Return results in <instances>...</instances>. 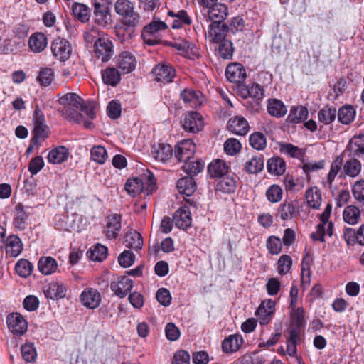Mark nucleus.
I'll return each instance as SVG.
<instances>
[{"instance_id": "obj_52", "label": "nucleus", "mask_w": 364, "mask_h": 364, "mask_svg": "<svg viewBox=\"0 0 364 364\" xmlns=\"http://www.w3.org/2000/svg\"><path fill=\"white\" fill-rule=\"evenodd\" d=\"M54 78V72L50 68H42L38 72L37 77L38 82L42 86H48L51 84Z\"/></svg>"}, {"instance_id": "obj_23", "label": "nucleus", "mask_w": 364, "mask_h": 364, "mask_svg": "<svg viewBox=\"0 0 364 364\" xmlns=\"http://www.w3.org/2000/svg\"><path fill=\"white\" fill-rule=\"evenodd\" d=\"M243 343V338L239 334L230 335L222 342V350L225 353L237 351Z\"/></svg>"}, {"instance_id": "obj_50", "label": "nucleus", "mask_w": 364, "mask_h": 364, "mask_svg": "<svg viewBox=\"0 0 364 364\" xmlns=\"http://www.w3.org/2000/svg\"><path fill=\"white\" fill-rule=\"evenodd\" d=\"M217 187L223 193H231L236 189V181L232 177L223 176L218 183Z\"/></svg>"}, {"instance_id": "obj_13", "label": "nucleus", "mask_w": 364, "mask_h": 364, "mask_svg": "<svg viewBox=\"0 0 364 364\" xmlns=\"http://www.w3.org/2000/svg\"><path fill=\"white\" fill-rule=\"evenodd\" d=\"M6 322L11 332L16 335H23L27 331V323L18 313H13L7 316Z\"/></svg>"}, {"instance_id": "obj_55", "label": "nucleus", "mask_w": 364, "mask_h": 364, "mask_svg": "<svg viewBox=\"0 0 364 364\" xmlns=\"http://www.w3.org/2000/svg\"><path fill=\"white\" fill-rule=\"evenodd\" d=\"M91 159L97 164H102L107 159L106 149L100 146H95L90 151Z\"/></svg>"}, {"instance_id": "obj_16", "label": "nucleus", "mask_w": 364, "mask_h": 364, "mask_svg": "<svg viewBox=\"0 0 364 364\" xmlns=\"http://www.w3.org/2000/svg\"><path fill=\"white\" fill-rule=\"evenodd\" d=\"M155 79L163 83L173 82L176 75V71L173 67L167 64H159L153 69Z\"/></svg>"}, {"instance_id": "obj_3", "label": "nucleus", "mask_w": 364, "mask_h": 364, "mask_svg": "<svg viewBox=\"0 0 364 364\" xmlns=\"http://www.w3.org/2000/svg\"><path fill=\"white\" fill-rule=\"evenodd\" d=\"M331 210V205L330 203L327 204L320 216L321 223L316 226V231L311 234V237L314 240L324 242L326 235L329 237L333 235V223L329 221Z\"/></svg>"}, {"instance_id": "obj_12", "label": "nucleus", "mask_w": 364, "mask_h": 364, "mask_svg": "<svg viewBox=\"0 0 364 364\" xmlns=\"http://www.w3.org/2000/svg\"><path fill=\"white\" fill-rule=\"evenodd\" d=\"M274 312L275 302L272 299L263 301L257 311L259 323L261 325L268 324L272 320Z\"/></svg>"}, {"instance_id": "obj_60", "label": "nucleus", "mask_w": 364, "mask_h": 364, "mask_svg": "<svg viewBox=\"0 0 364 364\" xmlns=\"http://www.w3.org/2000/svg\"><path fill=\"white\" fill-rule=\"evenodd\" d=\"M278 272L280 275L287 274L292 266V259L287 255H282L278 260Z\"/></svg>"}, {"instance_id": "obj_15", "label": "nucleus", "mask_w": 364, "mask_h": 364, "mask_svg": "<svg viewBox=\"0 0 364 364\" xmlns=\"http://www.w3.org/2000/svg\"><path fill=\"white\" fill-rule=\"evenodd\" d=\"M82 99L75 93H67L62 95L58 102L63 107L60 109V114H70V107H75L79 109L82 107Z\"/></svg>"}, {"instance_id": "obj_31", "label": "nucleus", "mask_w": 364, "mask_h": 364, "mask_svg": "<svg viewBox=\"0 0 364 364\" xmlns=\"http://www.w3.org/2000/svg\"><path fill=\"white\" fill-rule=\"evenodd\" d=\"M69 156L68 149L63 146L56 147L51 150L48 155V161L53 164H58L66 161Z\"/></svg>"}, {"instance_id": "obj_57", "label": "nucleus", "mask_w": 364, "mask_h": 364, "mask_svg": "<svg viewBox=\"0 0 364 364\" xmlns=\"http://www.w3.org/2000/svg\"><path fill=\"white\" fill-rule=\"evenodd\" d=\"M283 191L278 185L270 186L266 191V197L271 203H277L282 198Z\"/></svg>"}, {"instance_id": "obj_63", "label": "nucleus", "mask_w": 364, "mask_h": 364, "mask_svg": "<svg viewBox=\"0 0 364 364\" xmlns=\"http://www.w3.org/2000/svg\"><path fill=\"white\" fill-rule=\"evenodd\" d=\"M166 44L170 47L176 48L183 54L187 53L191 46V43L183 38L174 39L173 41H168Z\"/></svg>"}, {"instance_id": "obj_22", "label": "nucleus", "mask_w": 364, "mask_h": 364, "mask_svg": "<svg viewBox=\"0 0 364 364\" xmlns=\"http://www.w3.org/2000/svg\"><path fill=\"white\" fill-rule=\"evenodd\" d=\"M228 129L235 134L245 135L249 132L250 127L244 117H235L228 121Z\"/></svg>"}, {"instance_id": "obj_30", "label": "nucleus", "mask_w": 364, "mask_h": 364, "mask_svg": "<svg viewBox=\"0 0 364 364\" xmlns=\"http://www.w3.org/2000/svg\"><path fill=\"white\" fill-rule=\"evenodd\" d=\"M177 188L181 194L190 196L196 191V183L191 176L183 177L178 181Z\"/></svg>"}, {"instance_id": "obj_37", "label": "nucleus", "mask_w": 364, "mask_h": 364, "mask_svg": "<svg viewBox=\"0 0 364 364\" xmlns=\"http://www.w3.org/2000/svg\"><path fill=\"white\" fill-rule=\"evenodd\" d=\"M228 165L224 161L220 159L213 161L208 166V171L213 178L223 177L228 173Z\"/></svg>"}, {"instance_id": "obj_4", "label": "nucleus", "mask_w": 364, "mask_h": 364, "mask_svg": "<svg viewBox=\"0 0 364 364\" xmlns=\"http://www.w3.org/2000/svg\"><path fill=\"white\" fill-rule=\"evenodd\" d=\"M108 4L107 0H94L93 3L95 21L103 27L111 25L112 22Z\"/></svg>"}, {"instance_id": "obj_35", "label": "nucleus", "mask_w": 364, "mask_h": 364, "mask_svg": "<svg viewBox=\"0 0 364 364\" xmlns=\"http://www.w3.org/2000/svg\"><path fill=\"white\" fill-rule=\"evenodd\" d=\"M267 111L270 115L279 118L287 114V109L282 101L277 99H271L268 102Z\"/></svg>"}, {"instance_id": "obj_28", "label": "nucleus", "mask_w": 364, "mask_h": 364, "mask_svg": "<svg viewBox=\"0 0 364 364\" xmlns=\"http://www.w3.org/2000/svg\"><path fill=\"white\" fill-rule=\"evenodd\" d=\"M39 271L44 275H50L56 272L58 262L52 257H41L38 263Z\"/></svg>"}, {"instance_id": "obj_1", "label": "nucleus", "mask_w": 364, "mask_h": 364, "mask_svg": "<svg viewBox=\"0 0 364 364\" xmlns=\"http://www.w3.org/2000/svg\"><path fill=\"white\" fill-rule=\"evenodd\" d=\"M125 190L130 196L134 197L141 192L146 195L152 194L156 190V179L152 173L148 171L144 174L142 178H132L127 180L125 183Z\"/></svg>"}, {"instance_id": "obj_53", "label": "nucleus", "mask_w": 364, "mask_h": 364, "mask_svg": "<svg viewBox=\"0 0 364 364\" xmlns=\"http://www.w3.org/2000/svg\"><path fill=\"white\" fill-rule=\"evenodd\" d=\"M15 270L20 277H27L32 272L33 265L28 260L21 259L16 262Z\"/></svg>"}, {"instance_id": "obj_49", "label": "nucleus", "mask_w": 364, "mask_h": 364, "mask_svg": "<svg viewBox=\"0 0 364 364\" xmlns=\"http://www.w3.org/2000/svg\"><path fill=\"white\" fill-rule=\"evenodd\" d=\"M167 28L166 24L162 21H154L151 23L149 26L144 28V33L143 34L144 41L146 43L149 45H154L156 43V41H151L146 39V36L148 34H154V33L161 31L165 30Z\"/></svg>"}, {"instance_id": "obj_34", "label": "nucleus", "mask_w": 364, "mask_h": 364, "mask_svg": "<svg viewBox=\"0 0 364 364\" xmlns=\"http://www.w3.org/2000/svg\"><path fill=\"white\" fill-rule=\"evenodd\" d=\"M347 149L354 156L364 154V134H358L352 137Z\"/></svg>"}, {"instance_id": "obj_62", "label": "nucleus", "mask_w": 364, "mask_h": 364, "mask_svg": "<svg viewBox=\"0 0 364 364\" xmlns=\"http://www.w3.org/2000/svg\"><path fill=\"white\" fill-rule=\"evenodd\" d=\"M355 199L362 205H364V180L356 181L352 188Z\"/></svg>"}, {"instance_id": "obj_54", "label": "nucleus", "mask_w": 364, "mask_h": 364, "mask_svg": "<svg viewBox=\"0 0 364 364\" xmlns=\"http://www.w3.org/2000/svg\"><path fill=\"white\" fill-rule=\"evenodd\" d=\"M107 251L108 250L107 247L97 244L87 253L89 254V257L92 260L101 262L107 257Z\"/></svg>"}, {"instance_id": "obj_42", "label": "nucleus", "mask_w": 364, "mask_h": 364, "mask_svg": "<svg viewBox=\"0 0 364 364\" xmlns=\"http://www.w3.org/2000/svg\"><path fill=\"white\" fill-rule=\"evenodd\" d=\"M338 121L343 124H349L355 117V110L352 105H346L341 107L337 112Z\"/></svg>"}, {"instance_id": "obj_59", "label": "nucleus", "mask_w": 364, "mask_h": 364, "mask_svg": "<svg viewBox=\"0 0 364 364\" xmlns=\"http://www.w3.org/2000/svg\"><path fill=\"white\" fill-rule=\"evenodd\" d=\"M309 263L306 261V258L304 257L301 263V287L304 289H307L310 286L311 283V271L309 268Z\"/></svg>"}, {"instance_id": "obj_18", "label": "nucleus", "mask_w": 364, "mask_h": 364, "mask_svg": "<svg viewBox=\"0 0 364 364\" xmlns=\"http://www.w3.org/2000/svg\"><path fill=\"white\" fill-rule=\"evenodd\" d=\"M228 15V9L226 5L216 3L208 9L206 21L222 23Z\"/></svg>"}, {"instance_id": "obj_33", "label": "nucleus", "mask_w": 364, "mask_h": 364, "mask_svg": "<svg viewBox=\"0 0 364 364\" xmlns=\"http://www.w3.org/2000/svg\"><path fill=\"white\" fill-rule=\"evenodd\" d=\"M23 250V244L20 238L16 235H10L7 239L6 246V254L11 257L18 256Z\"/></svg>"}, {"instance_id": "obj_58", "label": "nucleus", "mask_w": 364, "mask_h": 364, "mask_svg": "<svg viewBox=\"0 0 364 364\" xmlns=\"http://www.w3.org/2000/svg\"><path fill=\"white\" fill-rule=\"evenodd\" d=\"M219 43L218 53L220 56L224 59L231 58L234 51L232 42L225 39Z\"/></svg>"}, {"instance_id": "obj_29", "label": "nucleus", "mask_w": 364, "mask_h": 364, "mask_svg": "<svg viewBox=\"0 0 364 364\" xmlns=\"http://www.w3.org/2000/svg\"><path fill=\"white\" fill-rule=\"evenodd\" d=\"M297 213V207L293 202L285 200L278 208L277 216L282 220L292 219Z\"/></svg>"}, {"instance_id": "obj_48", "label": "nucleus", "mask_w": 364, "mask_h": 364, "mask_svg": "<svg viewBox=\"0 0 364 364\" xmlns=\"http://www.w3.org/2000/svg\"><path fill=\"white\" fill-rule=\"evenodd\" d=\"M73 14L80 21L86 22L90 18V10L85 4L75 3L73 5Z\"/></svg>"}, {"instance_id": "obj_9", "label": "nucleus", "mask_w": 364, "mask_h": 364, "mask_svg": "<svg viewBox=\"0 0 364 364\" xmlns=\"http://www.w3.org/2000/svg\"><path fill=\"white\" fill-rule=\"evenodd\" d=\"M196 151V145L191 139H185L175 148V156L179 161L190 160Z\"/></svg>"}, {"instance_id": "obj_5", "label": "nucleus", "mask_w": 364, "mask_h": 364, "mask_svg": "<svg viewBox=\"0 0 364 364\" xmlns=\"http://www.w3.org/2000/svg\"><path fill=\"white\" fill-rule=\"evenodd\" d=\"M34 128L32 141L34 144L43 141L48 136V127L46 124L45 117L41 111L36 109L33 117Z\"/></svg>"}, {"instance_id": "obj_25", "label": "nucleus", "mask_w": 364, "mask_h": 364, "mask_svg": "<svg viewBox=\"0 0 364 364\" xmlns=\"http://www.w3.org/2000/svg\"><path fill=\"white\" fill-rule=\"evenodd\" d=\"M124 243L127 247L137 251L141 249L144 242L139 232L134 230H130L124 235Z\"/></svg>"}, {"instance_id": "obj_47", "label": "nucleus", "mask_w": 364, "mask_h": 364, "mask_svg": "<svg viewBox=\"0 0 364 364\" xmlns=\"http://www.w3.org/2000/svg\"><path fill=\"white\" fill-rule=\"evenodd\" d=\"M264 168V160L262 157L255 156L247 161L245 165V170L250 174H255L260 172Z\"/></svg>"}, {"instance_id": "obj_38", "label": "nucleus", "mask_w": 364, "mask_h": 364, "mask_svg": "<svg viewBox=\"0 0 364 364\" xmlns=\"http://www.w3.org/2000/svg\"><path fill=\"white\" fill-rule=\"evenodd\" d=\"M305 197L306 203L311 208L316 210L320 208L322 201L321 193L316 187L307 189Z\"/></svg>"}, {"instance_id": "obj_27", "label": "nucleus", "mask_w": 364, "mask_h": 364, "mask_svg": "<svg viewBox=\"0 0 364 364\" xmlns=\"http://www.w3.org/2000/svg\"><path fill=\"white\" fill-rule=\"evenodd\" d=\"M46 296L51 299H59L65 296V287L58 282H51L44 290Z\"/></svg>"}, {"instance_id": "obj_40", "label": "nucleus", "mask_w": 364, "mask_h": 364, "mask_svg": "<svg viewBox=\"0 0 364 364\" xmlns=\"http://www.w3.org/2000/svg\"><path fill=\"white\" fill-rule=\"evenodd\" d=\"M267 168L269 173L280 176L285 172L286 164L282 158L274 157L268 160Z\"/></svg>"}, {"instance_id": "obj_10", "label": "nucleus", "mask_w": 364, "mask_h": 364, "mask_svg": "<svg viewBox=\"0 0 364 364\" xmlns=\"http://www.w3.org/2000/svg\"><path fill=\"white\" fill-rule=\"evenodd\" d=\"M122 228V216L119 214H112L106 219V226L104 234L107 239H116Z\"/></svg>"}, {"instance_id": "obj_43", "label": "nucleus", "mask_w": 364, "mask_h": 364, "mask_svg": "<svg viewBox=\"0 0 364 364\" xmlns=\"http://www.w3.org/2000/svg\"><path fill=\"white\" fill-rule=\"evenodd\" d=\"M362 165L359 160L351 158L343 164V170L344 173L350 177L355 178L358 176L361 171Z\"/></svg>"}, {"instance_id": "obj_64", "label": "nucleus", "mask_w": 364, "mask_h": 364, "mask_svg": "<svg viewBox=\"0 0 364 364\" xmlns=\"http://www.w3.org/2000/svg\"><path fill=\"white\" fill-rule=\"evenodd\" d=\"M135 260L134 254L130 250H124L118 257L119 264L126 268L133 264Z\"/></svg>"}, {"instance_id": "obj_17", "label": "nucleus", "mask_w": 364, "mask_h": 364, "mask_svg": "<svg viewBox=\"0 0 364 364\" xmlns=\"http://www.w3.org/2000/svg\"><path fill=\"white\" fill-rule=\"evenodd\" d=\"M227 79L232 83H241L246 77V71L240 63H232L227 66L225 70Z\"/></svg>"}, {"instance_id": "obj_6", "label": "nucleus", "mask_w": 364, "mask_h": 364, "mask_svg": "<svg viewBox=\"0 0 364 364\" xmlns=\"http://www.w3.org/2000/svg\"><path fill=\"white\" fill-rule=\"evenodd\" d=\"M94 53L95 57L101 59L102 62L109 60L113 55L112 41L105 37L97 38L94 45Z\"/></svg>"}, {"instance_id": "obj_41", "label": "nucleus", "mask_w": 364, "mask_h": 364, "mask_svg": "<svg viewBox=\"0 0 364 364\" xmlns=\"http://www.w3.org/2000/svg\"><path fill=\"white\" fill-rule=\"evenodd\" d=\"M102 78L105 84L116 86L121 80V75L115 68H107L102 71Z\"/></svg>"}, {"instance_id": "obj_24", "label": "nucleus", "mask_w": 364, "mask_h": 364, "mask_svg": "<svg viewBox=\"0 0 364 364\" xmlns=\"http://www.w3.org/2000/svg\"><path fill=\"white\" fill-rule=\"evenodd\" d=\"M181 97L185 103L190 105L193 107L201 105L203 100L202 93L192 89L183 90L181 93Z\"/></svg>"}, {"instance_id": "obj_36", "label": "nucleus", "mask_w": 364, "mask_h": 364, "mask_svg": "<svg viewBox=\"0 0 364 364\" xmlns=\"http://www.w3.org/2000/svg\"><path fill=\"white\" fill-rule=\"evenodd\" d=\"M309 111L303 107H293L291 108L287 120L290 123L298 124L308 118Z\"/></svg>"}, {"instance_id": "obj_20", "label": "nucleus", "mask_w": 364, "mask_h": 364, "mask_svg": "<svg viewBox=\"0 0 364 364\" xmlns=\"http://www.w3.org/2000/svg\"><path fill=\"white\" fill-rule=\"evenodd\" d=\"M110 287L116 295L123 298L131 291L132 281L127 277H121L112 282Z\"/></svg>"}, {"instance_id": "obj_45", "label": "nucleus", "mask_w": 364, "mask_h": 364, "mask_svg": "<svg viewBox=\"0 0 364 364\" xmlns=\"http://www.w3.org/2000/svg\"><path fill=\"white\" fill-rule=\"evenodd\" d=\"M337 110L333 107H324L318 113V119L324 124H331L336 119Z\"/></svg>"}, {"instance_id": "obj_56", "label": "nucleus", "mask_w": 364, "mask_h": 364, "mask_svg": "<svg viewBox=\"0 0 364 364\" xmlns=\"http://www.w3.org/2000/svg\"><path fill=\"white\" fill-rule=\"evenodd\" d=\"M21 355L23 360L28 363L35 361L37 352L32 343H26L21 346Z\"/></svg>"}, {"instance_id": "obj_51", "label": "nucleus", "mask_w": 364, "mask_h": 364, "mask_svg": "<svg viewBox=\"0 0 364 364\" xmlns=\"http://www.w3.org/2000/svg\"><path fill=\"white\" fill-rule=\"evenodd\" d=\"M250 144L256 150H263L267 146V139L264 134L255 132L250 136Z\"/></svg>"}, {"instance_id": "obj_46", "label": "nucleus", "mask_w": 364, "mask_h": 364, "mask_svg": "<svg viewBox=\"0 0 364 364\" xmlns=\"http://www.w3.org/2000/svg\"><path fill=\"white\" fill-rule=\"evenodd\" d=\"M183 166V169L190 176H193L201 172L205 166V164L201 160L196 161H186Z\"/></svg>"}, {"instance_id": "obj_2", "label": "nucleus", "mask_w": 364, "mask_h": 364, "mask_svg": "<svg viewBox=\"0 0 364 364\" xmlns=\"http://www.w3.org/2000/svg\"><path fill=\"white\" fill-rule=\"evenodd\" d=\"M117 14L124 18L123 23L129 27H135L141 23L140 16L134 11V5L129 0H117L114 4Z\"/></svg>"}, {"instance_id": "obj_14", "label": "nucleus", "mask_w": 364, "mask_h": 364, "mask_svg": "<svg viewBox=\"0 0 364 364\" xmlns=\"http://www.w3.org/2000/svg\"><path fill=\"white\" fill-rule=\"evenodd\" d=\"M80 298L83 306L90 309L97 308L101 302V295L94 288L85 289L81 293Z\"/></svg>"}, {"instance_id": "obj_19", "label": "nucleus", "mask_w": 364, "mask_h": 364, "mask_svg": "<svg viewBox=\"0 0 364 364\" xmlns=\"http://www.w3.org/2000/svg\"><path fill=\"white\" fill-rule=\"evenodd\" d=\"M173 220L175 225L185 230L190 227L192 223V218L190 210L186 206H183L176 210L173 216Z\"/></svg>"}, {"instance_id": "obj_26", "label": "nucleus", "mask_w": 364, "mask_h": 364, "mask_svg": "<svg viewBox=\"0 0 364 364\" xmlns=\"http://www.w3.org/2000/svg\"><path fill=\"white\" fill-rule=\"evenodd\" d=\"M48 45V40L43 33L32 34L28 41V46L34 53H41L45 50Z\"/></svg>"}, {"instance_id": "obj_32", "label": "nucleus", "mask_w": 364, "mask_h": 364, "mask_svg": "<svg viewBox=\"0 0 364 364\" xmlns=\"http://www.w3.org/2000/svg\"><path fill=\"white\" fill-rule=\"evenodd\" d=\"M152 154L156 160L166 162L173 155L172 147L168 144H159L156 147L154 148Z\"/></svg>"}, {"instance_id": "obj_7", "label": "nucleus", "mask_w": 364, "mask_h": 364, "mask_svg": "<svg viewBox=\"0 0 364 364\" xmlns=\"http://www.w3.org/2000/svg\"><path fill=\"white\" fill-rule=\"evenodd\" d=\"M51 50L56 58L65 61L70 58L72 48L70 43L66 39L58 37L53 41Z\"/></svg>"}, {"instance_id": "obj_39", "label": "nucleus", "mask_w": 364, "mask_h": 364, "mask_svg": "<svg viewBox=\"0 0 364 364\" xmlns=\"http://www.w3.org/2000/svg\"><path fill=\"white\" fill-rule=\"evenodd\" d=\"M69 109L70 114H61L64 118L77 124L83 123L84 127L87 129H91L92 127V123L90 120L85 119L83 114L78 112L80 109H76L75 107H70Z\"/></svg>"}, {"instance_id": "obj_11", "label": "nucleus", "mask_w": 364, "mask_h": 364, "mask_svg": "<svg viewBox=\"0 0 364 364\" xmlns=\"http://www.w3.org/2000/svg\"><path fill=\"white\" fill-rule=\"evenodd\" d=\"M228 32V26L222 23L212 22L208 26L206 38L210 43H219L225 40Z\"/></svg>"}, {"instance_id": "obj_21", "label": "nucleus", "mask_w": 364, "mask_h": 364, "mask_svg": "<svg viewBox=\"0 0 364 364\" xmlns=\"http://www.w3.org/2000/svg\"><path fill=\"white\" fill-rule=\"evenodd\" d=\"M117 64L124 73H129L135 69L136 60L131 53L124 51L119 55Z\"/></svg>"}, {"instance_id": "obj_8", "label": "nucleus", "mask_w": 364, "mask_h": 364, "mask_svg": "<svg viewBox=\"0 0 364 364\" xmlns=\"http://www.w3.org/2000/svg\"><path fill=\"white\" fill-rule=\"evenodd\" d=\"M204 126L202 115L197 112H189L186 114L183 127L185 131L196 133L203 129Z\"/></svg>"}, {"instance_id": "obj_61", "label": "nucleus", "mask_w": 364, "mask_h": 364, "mask_svg": "<svg viewBox=\"0 0 364 364\" xmlns=\"http://www.w3.org/2000/svg\"><path fill=\"white\" fill-rule=\"evenodd\" d=\"M267 247L272 255H278L282 248L280 238L270 236L267 240Z\"/></svg>"}, {"instance_id": "obj_44", "label": "nucleus", "mask_w": 364, "mask_h": 364, "mask_svg": "<svg viewBox=\"0 0 364 364\" xmlns=\"http://www.w3.org/2000/svg\"><path fill=\"white\" fill-rule=\"evenodd\" d=\"M343 217L345 222L350 225H355L360 219V211L355 205H348L344 209Z\"/></svg>"}]
</instances>
